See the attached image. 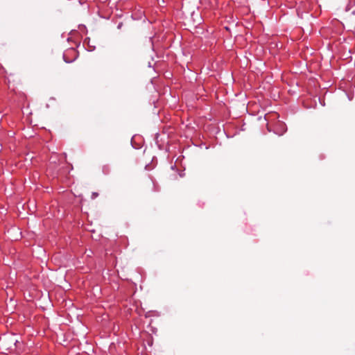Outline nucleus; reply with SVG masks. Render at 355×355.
Returning a JSON list of instances; mask_svg holds the SVG:
<instances>
[{
  "instance_id": "obj_1",
  "label": "nucleus",
  "mask_w": 355,
  "mask_h": 355,
  "mask_svg": "<svg viewBox=\"0 0 355 355\" xmlns=\"http://www.w3.org/2000/svg\"><path fill=\"white\" fill-rule=\"evenodd\" d=\"M98 194L97 193H95V192H94V193H92V198H94L97 197V196H98Z\"/></svg>"
}]
</instances>
